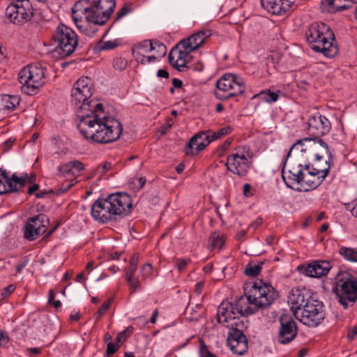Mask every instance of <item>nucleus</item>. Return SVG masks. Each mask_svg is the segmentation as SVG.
I'll use <instances>...</instances> for the list:
<instances>
[{
	"mask_svg": "<svg viewBox=\"0 0 357 357\" xmlns=\"http://www.w3.org/2000/svg\"><path fill=\"white\" fill-rule=\"evenodd\" d=\"M91 2L88 0H80L77 1L72 8V17H77L79 14L86 15Z\"/></svg>",
	"mask_w": 357,
	"mask_h": 357,
	"instance_id": "29",
	"label": "nucleus"
},
{
	"mask_svg": "<svg viewBox=\"0 0 357 357\" xmlns=\"http://www.w3.org/2000/svg\"><path fill=\"white\" fill-rule=\"evenodd\" d=\"M73 21L77 26V28L82 33H85L86 36L92 37L95 35L96 31L92 30L91 28H89L90 24L89 22H82L79 20L77 17H73Z\"/></svg>",
	"mask_w": 357,
	"mask_h": 357,
	"instance_id": "32",
	"label": "nucleus"
},
{
	"mask_svg": "<svg viewBox=\"0 0 357 357\" xmlns=\"http://www.w3.org/2000/svg\"><path fill=\"white\" fill-rule=\"evenodd\" d=\"M310 295V293L305 289L294 288L293 289L288 297V303L291 305V310L294 315L296 311H300L310 301V299H314Z\"/></svg>",
	"mask_w": 357,
	"mask_h": 357,
	"instance_id": "20",
	"label": "nucleus"
},
{
	"mask_svg": "<svg viewBox=\"0 0 357 357\" xmlns=\"http://www.w3.org/2000/svg\"><path fill=\"white\" fill-rule=\"evenodd\" d=\"M307 133L314 140L328 133L331 128L330 121L324 116L317 113L307 120Z\"/></svg>",
	"mask_w": 357,
	"mask_h": 357,
	"instance_id": "16",
	"label": "nucleus"
},
{
	"mask_svg": "<svg viewBox=\"0 0 357 357\" xmlns=\"http://www.w3.org/2000/svg\"><path fill=\"white\" fill-rule=\"evenodd\" d=\"M126 280L129 284V287L131 289V293H134L140 289L141 286L137 277L126 278Z\"/></svg>",
	"mask_w": 357,
	"mask_h": 357,
	"instance_id": "42",
	"label": "nucleus"
},
{
	"mask_svg": "<svg viewBox=\"0 0 357 357\" xmlns=\"http://www.w3.org/2000/svg\"><path fill=\"white\" fill-rule=\"evenodd\" d=\"M313 148L314 150L320 149V152L316 153L314 157L317 160H323L325 157V166L324 168H310V165H304V176L303 177L302 191H309L317 188L322 183L329 172L333 164V155L328 149V145L323 141L314 142Z\"/></svg>",
	"mask_w": 357,
	"mask_h": 357,
	"instance_id": "4",
	"label": "nucleus"
},
{
	"mask_svg": "<svg viewBox=\"0 0 357 357\" xmlns=\"http://www.w3.org/2000/svg\"><path fill=\"white\" fill-rule=\"evenodd\" d=\"M261 270V265L249 264L245 268L244 273L248 276L255 277L260 273Z\"/></svg>",
	"mask_w": 357,
	"mask_h": 357,
	"instance_id": "37",
	"label": "nucleus"
},
{
	"mask_svg": "<svg viewBox=\"0 0 357 357\" xmlns=\"http://www.w3.org/2000/svg\"><path fill=\"white\" fill-rule=\"evenodd\" d=\"M53 38L57 45L54 54H58L61 58L71 55L78 44L76 33L64 24L57 26Z\"/></svg>",
	"mask_w": 357,
	"mask_h": 357,
	"instance_id": "11",
	"label": "nucleus"
},
{
	"mask_svg": "<svg viewBox=\"0 0 357 357\" xmlns=\"http://www.w3.org/2000/svg\"><path fill=\"white\" fill-rule=\"evenodd\" d=\"M24 238L29 241H34L47 231L46 225H24Z\"/></svg>",
	"mask_w": 357,
	"mask_h": 357,
	"instance_id": "27",
	"label": "nucleus"
},
{
	"mask_svg": "<svg viewBox=\"0 0 357 357\" xmlns=\"http://www.w3.org/2000/svg\"><path fill=\"white\" fill-rule=\"evenodd\" d=\"M152 269H153V267L151 264H144L142 268V270H141V273H142V278H146L148 276H149L152 273Z\"/></svg>",
	"mask_w": 357,
	"mask_h": 357,
	"instance_id": "48",
	"label": "nucleus"
},
{
	"mask_svg": "<svg viewBox=\"0 0 357 357\" xmlns=\"http://www.w3.org/2000/svg\"><path fill=\"white\" fill-rule=\"evenodd\" d=\"M152 51V41L145 40L135 44L132 47V53L135 59L141 64H146V54Z\"/></svg>",
	"mask_w": 357,
	"mask_h": 357,
	"instance_id": "25",
	"label": "nucleus"
},
{
	"mask_svg": "<svg viewBox=\"0 0 357 357\" xmlns=\"http://www.w3.org/2000/svg\"><path fill=\"white\" fill-rule=\"evenodd\" d=\"M331 267V264L328 261H314L307 266H299L298 270L305 276L320 278L327 275Z\"/></svg>",
	"mask_w": 357,
	"mask_h": 357,
	"instance_id": "19",
	"label": "nucleus"
},
{
	"mask_svg": "<svg viewBox=\"0 0 357 357\" xmlns=\"http://www.w3.org/2000/svg\"><path fill=\"white\" fill-rule=\"evenodd\" d=\"M306 39L310 47L321 52L327 57H333L338 49L333 31L324 23H313L305 32Z\"/></svg>",
	"mask_w": 357,
	"mask_h": 357,
	"instance_id": "5",
	"label": "nucleus"
},
{
	"mask_svg": "<svg viewBox=\"0 0 357 357\" xmlns=\"http://www.w3.org/2000/svg\"><path fill=\"white\" fill-rule=\"evenodd\" d=\"M357 335V326H354L348 331L347 337L349 340H353Z\"/></svg>",
	"mask_w": 357,
	"mask_h": 357,
	"instance_id": "57",
	"label": "nucleus"
},
{
	"mask_svg": "<svg viewBox=\"0 0 357 357\" xmlns=\"http://www.w3.org/2000/svg\"><path fill=\"white\" fill-rule=\"evenodd\" d=\"M37 222L39 223H49L50 219L45 214L40 213L29 218L26 223H36Z\"/></svg>",
	"mask_w": 357,
	"mask_h": 357,
	"instance_id": "41",
	"label": "nucleus"
},
{
	"mask_svg": "<svg viewBox=\"0 0 357 357\" xmlns=\"http://www.w3.org/2000/svg\"><path fill=\"white\" fill-rule=\"evenodd\" d=\"M114 66L115 68L121 70L125 69L126 66V63L124 62V61L121 58L116 59L114 61Z\"/></svg>",
	"mask_w": 357,
	"mask_h": 357,
	"instance_id": "50",
	"label": "nucleus"
},
{
	"mask_svg": "<svg viewBox=\"0 0 357 357\" xmlns=\"http://www.w3.org/2000/svg\"><path fill=\"white\" fill-rule=\"evenodd\" d=\"M262 6L273 15H283L280 0H261Z\"/></svg>",
	"mask_w": 357,
	"mask_h": 357,
	"instance_id": "30",
	"label": "nucleus"
},
{
	"mask_svg": "<svg viewBox=\"0 0 357 357\" xmlns=\"http://www.w3.org/2000/svg\"><path fill=\"white\" fill-rule=\"evenodd\" d=\"M287 160L286 158L282 170V180L288 188L294 190L302 191L303 177L305 172L304 165L294 163L291 168L286 172L284 169Z\"/></svg>",
	"mask_w": 357,
	"mask_h": 357,
	"instance_id": "15",
	"label": "nucleus"
},
{
	"mask_svg": "<svg viewBox=\"0 0 357 357\" xmlns=\"http://www.w3.org/2000/svg\"><path fill=\"white\" fill-rule=\"evenodd\" d=\"M58 170L59 171V175L62 176H65L66 175L70 174L72 173L73 169L70 162L62 165L58 167Z\"/></svg>",
	"mask_w": 357,
	"mask_h": 357,
	"instance_id": "44",
	"label": "nucleus"
},
{
	"mask_svg": "<svg viewBox=\"0 0 357 357\" xmlns=\"http://www.w3.org/2000/svg\"><path fill=\"white\" fill-rule=\"evenodd\" d=\"M15 286L14 284H10L3 289L2 296L6 297L10 295L15 291Z\"/></svg>",
	"mask_w": 357,
	"mask_h": 357,
	"instance_id": "55",
	"label": "nucleus"
},
{
	"mask_svg": "<svg viewBox=\"0 0 357 357\" xmlns=\"http://www.w3.org/2000/svg\"><path fill=\"white\" fill-rule=\"evenodd\" d=\"M321 139L314 140L312 137H306L303 139L298 140L295 144H294L291 149H289V152L286 155V158L287 159L291 153L292 151L296 152V153H305L307 151H310L313 156H314V154L316 153L320 152V149L314 150L313 148L314 142H318Z\"/></svg>",
	"mask_w": 357,
	"mask_h": 357,
	"instance_id": "24",
	"label": "nucleus"
},
{
	"mask_svg": "<svg viewBox=\"0 0 357 357\" xmlns=\"http://www.w3.org/2000/svg\"><path fill=\"white\" fill-rule=\"evenodd\" d=\"M3 102L4 108L12 111L19 105L20 99L15 96L5 95L3 98Z\"/></svg>",
	"mask_w": 357,
	"mask_h": 357,
	"instance_id": "34",
	"label": "nucleus"
},
{
	"mask_svg": "<svg viewBox=\"0 0 357 357\" xmlns=\"http://www.w3.org/2000/svg\"><path fill=\"white\" fill-rule=\"evenodd\" d=\"M8 342V336L1 330H0V347L3 343H7Z\"/></svg>",
	"mask_w": 357,
	"mask_h": 357,
	"instance_id": "60",
	"label": "nucleus"
},
{
	"mask_svg": "<svg viewBox=\"0 0 357 357\" xmlns=\"http://www.w3.org/2000/svg\"><path fill=\"white\" fill-rule=\"evenodd\" d=\"M125 335V331L119 333L116 337V342L119 344V342L124 341L126 340Z\"/></svg>",
	"mask_w": 357,
	"mask_h": 357,
	"instance_id": "64",
	"label": "nucleus"
},
{
	"mask_svg": "<svg viewBox=\"0 0 357 357\" xmlns=\"http://www.w3.org/2000/svg\"><path fill=\"white\" fill-rule=\"evenodd\" d=\"M276 290L269 284L259 280L253 283L248 296H241L234 303L222 301L218 308L219 324L231 328H246L247 316L259 309L270 306L277 298Z\"/></svg>",
	"mask_w": 357,
	"mask_h": 357,
	"instance_id": "1",
	"label": "nucleus"
},
{
	"mask_svg": "<svg viewBox=\"0 0 357 357\" xmlns=\"http://www.w3.org/2000/svg\"><path fill=\"white\" fill-rule=\"evenodd\" d=\"M132 208L131 197L126 193L119 192L96 200L91 206V213L95 220L102 223L116 222L128 215Z\"/></svg>",
	"mask_w": 357,
	"mask_h": 357,
	"instance_id": "3",
	"label": "nucleus"
},
{
	"mask_svg": "<svg viewBox=\"0 0 357 357\" xmlns=\"http://www.w3.org/2000/svg\"><path fill=\"white\" fill-rule=\"evenodd\" d=\"M340 254L347 261L357 262V251L353 248L342 247L340 249Z\"/></svg>",
	"mask_w": 357,
	"mask_h": 357,
	"instance_id": "35",
	"label": "nucleus"
},
{
	"mask_svg": "<svg viewBox=\"0 0 357 357\" xmlns=\"http://www.w3.org/2000/svg\"><path fill=\"white\" fill-rule=\"evenodd\" d=\"M245 89V83L242 77L235 74L227 73L216 82L214 93L218 99L225 100L242 94Z\"/></svg>",
	"mask_w": 357,
	"mask_h": 357,
	"instance_id": "8",
	"label": "nucleus"
},
{
	"mask_svg": "<svg viewBox=\"0 0 357 357\" xmlns=\"http://www.w3.org/2000/svg\"><path fill=\"white\" fill-rule=\"evenodd\" d=\"M333 291L340 304L347 309L357 301V278L348 272L340 273Z\"/></svg>",
	"mask_w": 357,
	"mask_h": 357,
	"instance_id": "6",
	"label": "nucleus"
},
{
	"mask_svg": "<svg viewBox=\"0 0 357 357\" xmlns=\"http://www.w3.org/2000/svg\"><path fill=\"white\" fill-rule=\"evenodd\" d=\"M93 93L92 80L88 77H81L74 84L71 91V102L77 106V115L83 111H91L92 100H89Z\"/></svg>",
	"mask_w": 357,
	"mask_h": 357,
	"instance_id": "9",
	"label": "nucleus"
},
{
	"mask_svg": "<svg viewBox=\"0 0 357 357\" xmlns=\"http://www.w3.org/2000/svg\"><path fill=\"white\" fill-rule=\"evenodd\" d=\"M157 76L158 77H163V78L167 79V78H169V73L166 70L160 69L157 72Z\"/></svg>",
	"mask_w": 357,
	"mask_h": 357,
	"instance_id": "62",
	"label": "nucleus"
},
{
	"mask_svg": "<svg viewBox=\"0 0 357 357\" xmlns=\"http://www.w3.org/2000/svg\"><path fill=\"white\" fill-rule=\"evenodd\" d=\"M139 258V253L134 254L130 260L129 265L132 266H137Z\"/></svg>",
	"mask_w": 357,
	"mask_h": 357,
	"instance_id": "59",
	"label": "nucleus"
},
{
	"mask_svg": "<svg viewBox=\"0 0 357 357\" xmlns=\"http://www.w3.org/2000/svg\"><path fill=\"white\" fill-rule=\"evenodd\" d=\"M261 100L267 102H275L278 98V94L271 92L270 90L263 91L257 95Z\"/></svg>",
	"mask_w": 357,
	"mask_h": 357,
	"instance_id": "36",
	"label": "nucleus"
},
{
	"mask_svg": "<svg viewBox=\"0 0 357 357\" xmlns=\"http://www.w3.org/2000/svg\"><path fill=\"white\" fill-rule=\"evenodd\" d=\"M212 35V31L210 29L202 30L190 36L186 39L183 40L180 45H185L188 52H193L201 47L205 42V40Z\"/></svg>",
	"mask_w": 357,
	"mask_h": 357,
	"instance_id": "22",
	"label": "nucleus"
},
{
	"mask_svg": "<svg viewBox=\"0 0 357 357\" xmlns=\"http://www.w3.org/2000/svg\"><path fill=\"white\" fill-rule=\"evenodd\" d=\"M279 322L278 342L282 344H289L297 335L296 324L290 315L286 314L280 316Z\"/></svg>",
	"mask_w": 357,
	"mask_h": 357,
	"instance_id": "17",
	"label": "nucleus"
},
{
	"mask_svg": "<svg viewBox=\"0 0 357 357\" xmlns=\"http://www.w3.org/2000/svg\"><path fill=\"white\" fill-rule=\"evenodd\" d=\"M137 266H132L129 265L128 268L126 269V278H131L135 276V273L137 271Z\"/></svg>",
	"mask_w": 357,
	"mask_h": 357,
	"instance_id": "53",
	"label": "nucleus"
},
{
	"mask_svg": "<svg viewBox=\"0 0 357 357\" xmlns=\"http://www.w3.org/2000/svg\"><path fill=\"white\" fill-rule=\"evenodd\" d=\"M211 142L209 135L206 131H202L195 135L188 142L186 153L193 154L192 149L197 152L201 151Z\"/></svg>",
	"mask_w": 357,
	"mask_h": 357,
	"instance_id": "23",
	"label": "nucleus"
},
{
	"mask_svg": "<svg viewBox=\"0 0 357 357\" xmlns=\"http://www.w3.org/2000/svg\"><path fill=\"white\" fill-rule=\"evenodd\" d=\"M100 9L103 12L104 15H107V20L109 19L112 13L114 12L116 2L115 0H94Z\"/></svg>",
	"mask_w": 357,
	"mask_h": 357,
	"instance_id": "28",
	"label": "nucleus"
},
{
	"mask_svg": "<svg viewBox=\"0 0 357 357\" xmlns=\"http://www.w3.org/2000/svg\"><path fill=\"white\" fill-rule=\"evenodd\" d=\"M204 287L203 282H199L195 284V291L197 294H200L202 293V289Z\"/></svg>",
	"mask_w": 357,
	"mask_h": 357,
	"instance_id": "63",
	"label": "nucleus"
},
{
	"mask_svg": "<svg viewBox=\"0 0 357 357\" xmlns=\"http://www.w3.org/2000/svg\"><path fill=\"white\" fill-rule=\"evenodd\" d=\"M114 47H115V45L114 44L113 42L107 41V42H105L102 45L100 46L99 49L100 50H111V49H113Z\"/></svg>",
	"mask_w": 357,
	"mask_h": 357,
	"instance_id": "58",
	"label": "nucleus"
},
{
	"mask_svg": "<svg viewBox=\"0 0 357 357\" xmlns=\"http://www.w3.org/2000/svg\"><path fill=\"white\" fill-rule=\"evenodd\" d=\"M72 169H76L78 172L84 170V165L82 162L79 160H73L70 162Z\"/></svg>",
	"mask_w": 357,
	"mask_h": 357,
	"instance_id": "51",
	"label": "nucleus"
},
{
	"mask_svg": "<svg viewBox=\"0 0 357 357\" xmlns=\"http://www.w3.org/2000/svg\"><path fill=\"white\" fill-rule=\"evenodd\" d=\"M111 168H112V163L111 162H105L100 169L101 175H104Z\"/></svg>",
	"mask_w": 357,
	"mask_h": 357,
	"instance_id": "61",
	"label": "nucleus"
},
{
	"mask_svg": "<svg viewBox=\"0 0 357 357\" xmlns=\"http://www.w3.org/2000/svg\"><path fill=\"white\" fill-rule=\"evenodd\" d=\"M77 128L86 139L107 144L118 139L123 131L121 123L114 118L99 114H78Z\"/></svg>",
	"mask_w": 357,
	"mask_h": 357,
	"instance_id": "2",
	"label": "nucleus"
},
{
	"mask_svg": "<svg viewBox=\"0 0 357 357\" xmlns=\"http://www.w3.org/2000/svg\"><path fill=\"white\" fill-rule=\"evenodd\" d=\"M112 300L108 299L100 306L99 310L97 312L96 319H98L101 316L106 313L107 310L109 309L111 305Z\"/></svg>",
	"mask_w": 357,
	"mask_h": 357,
	"instance_id": "46",
	"label": "nucleus"
},
{
	"mask_svg": "<svg viewBox=\"0 0 357 357\" xmlns=\"http://www.w3.org/2000/svg\"><path fill=\"white\" fill-rule=\"evenodd\" d=\"M18 79L24 93L34 95L45 84V68L40 63L29 64L20 70Z\"/></svg>",
	"mask_w": 357,
	"mask_h": 357,
	"instance_id": "7",
	"label": "nucleus"
},
{
	"mask_svg": "<svg viewBox=\"0 0 357 357\" xmlns=\"http://www.w3.org/2000/svg\"><path fill=\"white\" fill-rule=\"evenodd\" d=\"M280 2L282 13L284 14L286 11L288 10L289 8H290L291 1L289 0H280Z\"/></svg>",
	"mask_w": 357,
	"mask_h": 357,
	"instance_id": "54",
	"label": "nucleus"
},
{
	"mask_svg": "<svg viewBox=\"0 0 357 357\" xmlns=\"http://www.w3.org/2000/svg\"><path fill=\"white\" fill-rule=\"evenodd\" d=\"M174 124V121L172 119H167V121L161 128V133L165 135L167 133V130L172 126Z\"/></svg>",
	"mask_w": 357,
	"mask_h": 357,
	"instance_id": "52",
	"label": "nucleus"
},
{
	"mask_svg": "<svg viewBox=\"0 0 357 357\" xmlns=\"http://www.w3.org/2000/svg\"><path fill=\"white\" fill-rule=\"evenodd\" d=\"M75 183L76 181L74 178L63 182L56 190V194L59 195L67 192Z\"/></svg>",
	"mask_w": 357,
	"mask_h": 357,
	"instance_id": "43",
	"label": "nucleus"
},
{
	"mask_svg": "<svg viewBox=\"0 0 357 357\" xmlns=\"http://www.w3.org/2000/svg\"><path fill=\"white\" fill-rule=\"evenodd\" d=\"M91 111L92 114L89 111H83L82 112V114L86 115L87 114L89 115L99 114L100 116H102L103 114V105L101 103H95L94 105L91 104Z\"/></svg>",
	"mask_w": 357,
	"mask_h": 357,
	"instance_id": "39",
	"label": "nucleus"
},
{
	"mask_svg": "<svg viewBox=\"0 0 357 357\" xmlns=\"http://www.w3.org/2000/svg\"><path fill=\"white\" fill-rule=\"evenodd\" d=\"M300 311L295 312V318L309 327L318 326L325 318L324 306L322 302L314 298Z\"/></svg>",
	"mask_w": 357,
	"mask_h": 357,
	"instance_id": "12",
	"label": "nucleus"
},
{
	"mask_svg": "<svg viewBox=\"0 0 357 357\" xmlns=\"http://www.w3.org/2000/svg\"><path fill=\"white\" fill-rule=\"evenodd\" d=\"M183 50L178 47H174L169 54V63L177 70L184 72L188 67L186 65V57L189 53L188 49L185 45H181Z\"/></svg>",
	"mask_w": 357,
	"mask_h": 357,
	"instance_id": "21",
	"label": "nucleus"
},
{
	"mask_svg": "<svg viewBox=\"0 0 357 357\" xmlns=\"http://www.w3.org/2000/svg\"><path fill=\"white\" fill-rule=\"evenodd\" d=\"M190 261V259H177L176 260V267L179 271H183L185 269L188 264Z\"/></svg>",
	"mask_w": 357,
	"mask_h": 357,
	"instance_id": "47",
	"label": "nucleus"
},
{
	"mask_svg": "<svg viewBox=\"0 0 357 357\" xmlns=\"http://www.w3.org/2000/svg\"><path fill=\"white\" fill-rule=\"evenodd\" d=\"M29 259L24 257L23 261L16 266V273H20L27 266Z\"/></svg>",
	"mask_w": 357,
	"mask_h": 357,
	"instance_id": "56",
	"label": "nucleus"
},
{
	"mask_svg": "<svg viewBox=\"0 0 357 357\" xmlns=\"http://www.w3.org/2000/svg\"><path fill=\"white\" fill-rule=\"evenodd\" d=\"M225 243V237L223 234L218 231L211 233L209 238V247L211 249H221Z\"/></svg>",
	"mask_w": 357,
	"mask_h": 357,
	"instance_id": "31",
	"label": "nucleus"
},
{
	"mask_svg": "<svg viewBox=\"0 0 357 357\" xmlns=\"http://www.w3.org/2000/svg\"><path fill=\"white\" fill-rule=\"evenodd\" d=\"M34 9L29 0H15L6 10V17L10 22L20 25L31 20Z\"/></svg>",
	"mask_w": 357,
	"mask_h": 357,
	"instance_id": "13",
	"label": "nucleus"
},
{
	"mask_svg": "<svg viewBox=\"0 0 357 357\" xmlns=\"http://www.w3.org/2000/svg\"><path fill=\"white\" fill-rule=\"evenodd\" d=\"M132 8L128 5H124L116 13V20H120L126 15L131 12Z\"/></svg>",
	"mask_w": 357,
	"mask_h": 357,
	"instance_id": "49",
	"label": "nucleus"
},
{
	"mask_svg": "<svg viewBox=\"0 0 357 357\" xmlns=\"http://www.w3.org/2000/svg\"><path fill=\"white\" fill-rule=\"evenodd\" d=\"M252 153L248 146L236 147L227 156L226 166L228 171L240 177L245 176L252 165Z\"/></svg>",
	"mask_w": 357,
	"mask_h": 357,
	"instance_id": "10",
	"label": "nucleus"
},
{
	"mask_svg": "<svg viewBox=\"0 0 357 357\" xmlns=\"http://www.w3.org/2000/svg\"><path fill=\"white\" fill-rule=\"evenodd\" d=\"M227 345L231 351L237 355H243L248 351V340L243 333L245 328L238 327L229 328Z\"/></svg>",
	"mask_w": 357,
	"mask_h": 357,
	"instance_id": "18",
	"label": "nucleus"
},
{
	"mask_svg": "<svg viewBox=\"0 0 357 357\" xmlns=\"http://www.w3.org/2000/svg\"><path fill=\"white\" fill-rule=\"evenodd\" d=\"M325 217H326V213L324 211H321L319 213L314 212V213H312L310 215H309L306 218V220H305V223H310V222H321L325 219Z\"/></svg>",
	"mask_w": 357,
	"mask_h": 357,
	"instance_id": "40",
	"label": "nucleus"
},
{
	"mask_svg": "<svg viewBox=\"0 0 357 357\" xmlns=\"http://www.w3.org/2000/svg\"><path fill=\"white\" fill-rule=\"evenodd\" d=\"M102 12L103 11L100 9L96 3L93 1L89 8L85 18L88 22L97 25H103L107 22V15H104Z\"/></svg>",
	"mask_w": 357,
	"mask_h": 357,
	"instance_id": "26",
	"label": "nucleus"
},
{
	"mask_svg": "<svg viewBox=\"0 0 357 357\" xmlns=\"http://www.w3.org/2000/svg\"><path fill=\"white\" fill-rule=\"evenodd\" d=\"M32 181V178H29L27 174L22 177H18L15 174L9 176L6 170L0 168V195L18 192L23 188L26 183Z\"/></svg>",
	"mask_w": 357,
	"mask_h": 357,
	"instance_id": "14",
	"label": "nucleus"
},
{
	"mask_svg": "<svg viewBox=\"0 0 357 357\" xmlns=\"http://www.w3.org/2000/svg\"><path fill=\"white\" fill-rule=\"evenodd\" d=\"M153 50L156 51L157 56L159 58H162L166 54L167 47L163 43L156 41L155 43H152V51Z\"/></svg>",
	"mask_w": 357,
	"mask_h": 357,
	"instance_id": "38",
	"label": "nucleus"
},
{
	"mask_svg": "<svg viewBox=\"0 0 357 357\" xmlns=\"http://www.w3.org/2000/svg\"><path fill=\"white\" fill-rule=\"evenodd\" d=\"M233 128L231 126H227L224 128H222L221 129L216 132H213L211 130H208L207 132L211 139V141L212 142L221 139L222 137L230 134Z\"/></svg>",
	"mask_w": 357,
	"mask_h": 357,
	"instance_id": "33",
	"label": "nucleus"
},
{
	"mask_svg": "<svg viewBox=\"0 0 357 357\" xmlns=\"http://www.w3.org/2000/svg\"><path fill=\"white\" fill-rule=\"evenodd\" d=\"M120 344L113 342H109L107 345L106 355L107 357H111L119 349Z\"/></svg>",
	"mask_w": 357,
	"mask_h": 357,
	"instance_id": "45",
	"label": "nucleus"
}]
</instances>
